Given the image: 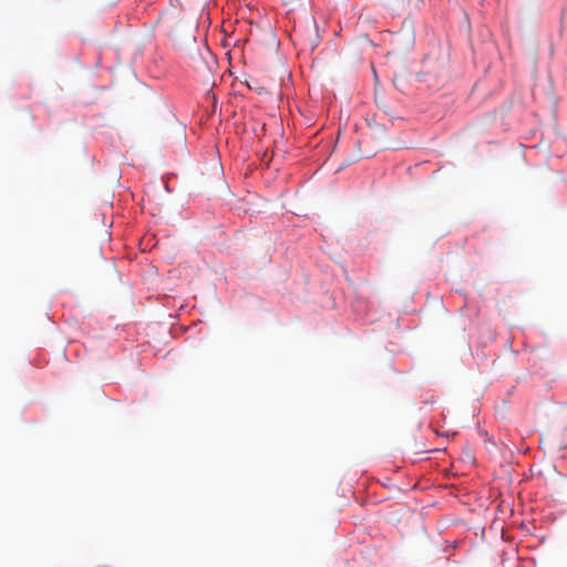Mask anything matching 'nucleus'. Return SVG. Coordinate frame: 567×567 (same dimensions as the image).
I'll return each mask as SVG.
<instances>
[{"label":"nucleus","mask_w":567,"mask_h":567,"mask_svg":"<svg viewBox=\"0 0 567 567\" xmlns=\"http://www.w3.org/2000/svg\"><path fill=\"white\" fill-rule=\"evenodd\" d=\"M372 132H373V135L377 136V135L382 134L384 132V128L379 125H375L372 127Z\"/></svg>","instance_id":"obj_2"},{"label":"nucleus","mask_w":567,"mask_h":567,"mask_svg":"<svg viewBox=\"0 0 567 567\" xmlns=\"http://www.w3.org/2000/svg\"><path fill=\"white\" fill-rule=\"evenodd\" d=\"M192 64L200 78L208 80L217 66V61L212 51L205 48L192 56Z\"/></svg>","instance_id":"obj_1"}]
</instances>
